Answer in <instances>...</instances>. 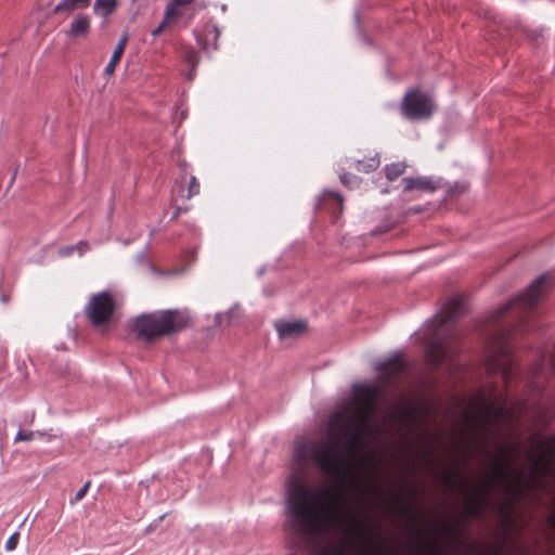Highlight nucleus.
Masks as SVG:
<instances>
[{"label":"nucleus","instance_id":"20e7f679","mask_svg":"<svg viewBox=\"0 0 555 555\" xmlns=\"http://www.w3.org/2000/svg\"><path fill=\"white\" fill-rule=\"evenodd\" d=\"M465 309V300L456 296L450 299L436 317L437 330L426 346V357L433 366H440L460 353L461 336L447 325L463 314Z\"/></svg>","mask_w":555,"mask_h":555},{"label":"nucleus","instance_id":"9b49d317","mask_svg":"<svg viewBox=\"0 0 555 555\" xmlns=\"http://www.w3.org/2000/svg\"><path fill=\"white\" fill-rule=\"evenodd\" d=\"M275 330L281 339L298 338L307 331V323L302 320L298 321H278Z\"/></svg>","mask_w":555,"mask_h":555},{"label":"nucleus","instance_id":"2f4dec72","mask_svg":"<svg viewBox=\"0 0 555 555\" xmlns=\"http://www.w3.org/2000/svg\"><path fill=\"white\" fill-rule=\"evenodd\" d=\"M430 546L433 547V551L427 555H443L442 552L436 546V542H430Z\"/></svg>","mask_w":555,"mask_h":555},{"label":"nucleus","instance_id":"b1692460","mask_svg":"<svg viewBox=\"0 0 555 555\" xmlns=\"http://www.w3.org/2000/svg\"><path fill=\"white\" fill-rule=\"evenodd\" d=\"M315 555H345V550L343 546L339 545L322 547L317 551Z\"/></svg>","mask_w":555,"mask_h":555},{"label":"nucleus","instance_id":"5701e85b","mask_svg":"<svg viewBox=\"0 0 555 555\" xmlns=\"http://www.w3.org/2000/svg\"><path fill=\"white\" fill-rule=\"evenodd\" d=\"M201 185L195 177H191L185 198L190 199L193 196L199 194Z\"/></svg>","mask_w":555,"mask_h":555},{"label":"nucleus","instance_id":"c9c22d12","mask_svg":"<svg viewBox=\"0 0 555 555\" xmlns=\"http://www.w3.org/2000/svg\"><path fill=\"white\" fill-rule=\"evenodd\" d=\"M412 507H413L412 505H405L404 509H403L404 514L408 515L410 513V511L412 509Z\"/></svg>","mask_w":555,"mask_h":555},{"label":"nucleus","instance_id":"1a4fd4ad","mask_svg":"<svg viewBox=\"0 0 555 555\" xmlns=\"http://www.w3.org/2000/svg\"><path fill=\"white\" fill-rule=\"evenodd\" d=\"M492 475L494 476L493 472ZM493 486L502 485L498 483L493 477L492 481H483L475 489L474 495L468 496L465 504L467 515L477 518H481L483 516Z\"/></svg>","mask_w":555,"mask_h":555},{"label":"nucleus","instance_id":"393cba45","mask_svg":"<svg viewBox=\"0 0 555 555\" xmlns=\"http://www.w3.org/2000/svg\"><path fill=\"white\" fill-rule=\"evenodd\" d=\"M35 436H36V433L35 431H27V430H20L16 436H15V439H14V442H20V441H30V440H34L35 439Z\"/></svg>","mask_w":555,"mask_h":555},{"label":"nucleus","instance_id":"ddd939ff","mask_svg":"<svg viewBox=\"0 0 555 555\" xmlns=\"http://www.w3.org/2000/svg\"><path fill=\"white\" fill-rule=\"evenodd\" d=\"M403 190L405 192L417 190L420 192L433 193L437 190L438 184L429 178H404L402 180Z\"/></svg>","mask_w":555,"mask_h":555},{"label":"nucleus","instance_id":"4468645a","mask_svg":"<svg viewBox=\"0 0 555 555\" xmlns=\"http://www.w3.org/2000/svg\"><path fill=\"white\" fill-rule=\"evenodd\" d=\"M91 28V18L87 14H78L69 25L68 36L86 37Z\"/></svg>","mask_w":555,"mask_h":555},{"label":"nucleus","instance_id":"0eeeda50","mask_svg":"<svg viewBox=\"0 0 555 555\" xmlns=\"http://www.w3.org/2000/svg\"><path fill=\"white\" fill-rule=\"evenodd\" d=\"M434 111L431 98L417 89L408 91L401 103V114L410 120L427 119Z\"/></svg>","mask_w":555,"mask_h":555},{"label":"nucleus","instance_id":"bb28decb","mask_svg":"<svg viewBox=\"0 0 555 555\" xmlns=\"http://www.w3.org/2000/svg\"><path fill=\"white\" fill-rule=\"evenodd\" d=\"M88 244L86 242H80L78 245L75 246H68L61 250V255L63 256H69L72 255L76 249H79L81 253L87 248Z\"/></svg>","mask_w":555,"mask_h":555},{"label":"nucleus","instance_id":"473e14b6","mask_svg":"<svg viewBox=\"0 0 555 555\" xmlns=\"http://www.w3.org/2000/svg\"><path fill=\"white\" fill-rule=\"evenodd\" d=\"M550 367L553 372H555V347L553 353L550 357Z\"/></svg>","mask_w":555,"mask_h":555},{"label":"nucleus","instance_id":"c756f323","mask_svg":"<svg viewBox=\"0 0 555 555\" xmlns=\"http://www.w3.org/2000/svg\"><path fill=\"white\" fill-rule=\"evenodd\" d=\"M90 487V482L88 481L87 483H85L76 493V501H80L85 498V495L87 494L88 492V489Z\"/></svg>","mask_w":555,"mask_h":555},{"label":"nucleus","instance_id":"6e6552de","mask_svg":"<svg viewBox=\"0 0 555 555\" xmlns=\"http://www.w3.org/2000/svg\"><path fill=\"white\" fill-rule=\"evenodd\" d=\"M115 308L113 296L108 292H101L91 296L86 312L93 326H101L111 320Z\"/></svg>","mask_w":555,"mask_h":555},{"label":"nucleus","instance_id":"e433bc0d","mask_svg":"<svg viewBox=\"0 0 555 555\" xmlns=\"http://www.w3.org/2000/svg\"><path fill=\"white\" fill-rule=\"evenodd\" d=\"M180 212H181V208H178V209L176 210V212H175L173 217H175V218H176V217H178Z\"/></svg>","mask_w":555,"mask_h":555},{"label":"nucleus","instance_id":"f8f14e48","mask_svg":"<svg viewBox=\"0 0 555 555\" xmlns=\"http://www.w3.org/2000/svg\"><path fill=\"white\" fill-rule=\"evenodd\" d=\"M545 371V360L542 358L541 361L533 366L528 380V390L532 397L543 393Z\"/></svg>","mask_w":555,"mask_h":555},{"label":"nucleus","instance_id":"412c9836","mask_svg":"<svg viewBox=\"0 0 555 555\" xmlns=\"http://www.w3.org/2000/svg\"><path fill=\"white\" fill-rule=\"evenodd\" d=\"M463 527L464 524L460 522L454 525L447 524L443 526V531L450 535L451 540H453L457 544H462L463 540L461 538V532Z\"/></svg>","mask_w":555,"mask_h":555},{"label":"nucleus","instance_id":"f704fd0d","mask_svg":"<svg viewBox=\"0 0 555 555\" xmlns=\"http://www.w3.org/2000/svg\"><path fill=\"white\" fill-rule=\"evenodd\" d=\"M195 59H196V53L194 51H191L188 53L189 62H193Z\"/></svg>","mask_w":555,"mask_h":555},{"label":"nucleus","instance_id":"dca6fc26","mask_svg":"<svg viewBox=\"0 0 555 555\" xmlns=\"http://www.w3.org/2000/svg\"><path fill=\"white\" fill-rule=\"evenodd\" d=\"M442 480L446 488L450 491L464 492L468 489V482L461 478L459 473L454 469L447 470L442 475Z\"/></svg>","mask_w":555,"mask_h":555},{"label":"nucleus","instance_id":"72a5a7b5","mask_svg":"<svg viewBox=\"0 0 555 555\" xmlns=\"http://www.w3.org/2000/svg\"><path fill=\"white\" fill-rule=\"evenodd\" d=\"M176 3H178L180 7L185 8L186 5L191 4L194 0H175Z\"/></svg>","mask_w":555,"mask_h":555},{"label":"nucleus","instance_id":"f3484780","mask_svg":"<svg viewBox=\"0 0 555 555\" xmlns=\"http://www.w3.org/2000/svg\"><path fill=\"white\" fill-rule=\"evenodd\" d=\"M92 0H61L53 9V14L72 13L75 10H85L90 7Z\"/></svg>","mask_w":555,"mask_h":555},{"label":"nucleus","instance_id":"9d476101","mask_svg":"<svg viewBox=\"0 0 555 555\" xmlns=\"http://www.w3.org/2000/svg\"><path fill=\"white\" fill-rule=\"evenodd\" d=\"M380 372L384 384L393 383L406 369L402 356L397 354L380 363L376 367Z\"/></svg>","mask_w":555,"mask_h":555},{"label":"nucleus","instance_id":"7ed1b4c3","mask_svg":"<svg viewBox=\"0 0 555 555\" xmlns=\"http://www.w3.org/2000/svg\"><path fill=\"white\" fill-rule=\"evenodd\" d=\"M534 449L539 454H535L534 451L529 453L532 462L531 479L528 483H525L524 472L515 469L514 467L516 455L519 451V442L513 446L501 444L498 448V455L494 457L493 463V473L495 481L501 483L505 492L512 496L505 512V519L508 522H512L511 513L514 508V500L522 494L525 488L535 487L539 479L550 476L553 473L552 463L555 457V435L539 441ZM547 522L555 532V498L552 503L551 514L547 517Z\"/></svg>","mask_w":555,"mask_h":555},{"label":"nucleus","instance_id":"aec40b11","mask_svg":"<svg viewBox=\"0 0 555 555\" xmlns=\"http://www.w3.org/2000/svg\"><path fill=\"white\" fill-rule=\"evenodd\" d=\"M404 163H392L385 168L386 177L388 180L393 181L399 178L405 170Z\"/></svg>","mask_w":555,"mask_h":555},{"label":"nucleus","instance_id":"a211bd4d","mask_svg":"<svg viewBox=\"0 0 555 555\" xmlns=\"http://www.w3.org/2000/svg\"><path fill=\"white\" fill-rule=\"evenodd\" d=\"M117 7V0H95L93 13L106 18L116 11Z\"/></svg>","mask_w":555,"mask_h":555},{"label":"nucleus","instance_id":"39448f33","mask_svg":"<svg viewBox=\"0 0 555 555\" xmlns=\"http://www.w3.org/2000/svg\"><path fill=\"white\" fill-rule=\"evenodd\" d=\"M527 409L525 401L509 404L507 395L489 400L483 390H479L474 398V408L465 412L464 417L470 427L478 425L482 430H488L492 426L514 424L527 414Z\"/></svg>","mask_w":555,"mask_h":555},{"label":"nucleus","instance_id":"f257e3e1","mask_svg":"<svg viewBox=\"0 0 555 555\" xmlns=\"http://www.w3.org/2000/svg\"><path fill=\"white\" fill-rule=\"evenodd\" d=\"M378 397L379 389L375 386L356 388L357 403L345 406L333 416L332 422L339 427V434L312 443L307 453L304 447L297 450L296 460L299 463L309 457L336 485L319 495L306 485L302 469L291 476L287 506L298 537H322L330 527L343 524V512L348 517L349 531H356L361 526L358 515L348 507L346 490L350 486V460L359 457L365 448L369 422Z\"/></svg>","mask_w":555,"mask_h":555},{"label":"nucleus","instance_id":"2eb2a0df","mask_svg":"<svg viewBox=\"0 0 555 555\" xmlns=\"http://www.w3.org/2000/svg\"><path fill=\"white\" fill-rule=\"evenodd\" d=\"M127 42H128V35L124 34L120 37V39L118 40V43L116 44V47L113 51V54L111 56L108 64L104 68V75L111 76L115 73L116 67L119 64V62L124 55Z\"/></svg>","mask_w":555,"mask_h":555},{"label":"nucleus","instance_id":"4be33fe9","mask_svg":"<svg viewBox=\"0 0 555 555\" xmlns=\"http://www.w3.org/2000/svg\"><path fill=\"white\" fill-rule=\"evenodd\" d=\"M183 13V7H180L178 3H176L175 0H171L165 10L164 17L170 23L175 18L181 16Z\"/></svg>","mask_w":555,"mask_h":555},{"label":"nucleus","instance_id":"6ab92c4d","mask_svg":"<svg viewBox=\"0 0 555 555\" xmlns=\"http://www.w3.org/2000/svg\"><path fill=\"white\" fill-rule=\"evenodd\" d=\"M379 158L377 156H373L362 160H358L356 164V169L358 171L369 173L371 171H374L379 166Z\"/></svg>","mask_w":555,"mask_h":555},{"label":"nucleus","instance_id":"cd10ccee","mask_svg":"<svg viewBox=\"0 0 555 555\" xmlns=\"http://www.w3.org/2000/svg\"><path fill=\"white\" fill-rule=\"evenodd\" d=\"M340 181L344 185L357 184L359 182L358 177L350 173H344L340 176Z\"/></svg>","mask_w":555,"mask_h":555},{"label":"nucleus","instance_id":"c85d7f7f","mask_svg":"<svg viewBox=\"0 0 555 555\" xmlns=\"http://www.w3.org/2000/svg\"><path fill=\"white\" fill-rule=\"evenodd\" d=\"M169 22L164 17L163 22L155 29L152 30V36H159L165 30Z\"/></svg>","mask_w":555,"mask_h":555},{"label":"nucleus","instance_id":"f03ea898","mask_svg":"<svg viewBox=\"0 0 555 555\" xmlns=\"http://www.w3.org/2000/svg\"><path fill=\"white\" fill-rule=\"evenodd\" d=\"M551 280L548 274L537 278L522 294L506 302L487 320L485 327L491 333L487 370L490 374L501 373L506 388L516 375L512 338L531 328L529 319L533 317L537 304L551 287Z\"/></svg>","mask_w":555,"mask_h":555},{"label":"nucleus","instance_id":"423d86ee","mask_svg":"<svg viewBox=\"0 0 555 555\" xmlns=\"http://www.w3.org/2000/svg\"><path fill=\"white\" fill-rule=\"evenodd\" d=\"M190 322L191 318L186 311L160 310L137 317L133 331L139 339L151 344L182 331Z\"/></svg>","mask_w":555,"mask_h":555},{"label":"nucleus","instance_id":"a878e982","mask_svg":"<svg viewBox=\"0 0 555 555\" xmlns=\"http://www.w3.org/2000/svg\"><path fill=\"white\" fill-rule=\"evenodd\" d=\"M18 541H20V533L18 532H14L7 540V542H5V550L8 552L14 551L16 548L17 544H18Z\"/></svg>","mask_w":555,"mask_h":555},{"label":"nucleus","instance_id":"7c9ffc66","mask_svg":"<svg viewBox=\"0 0 555 555\" xmlns=\"http://www.w3.org/2000/svg\"><path fill=\"white\" fill-rule=\"evenodd\" d=\"M327 195L330 197L334 198L340 207L343 206V197L339 194L334 193V192H328Z\"/></svg>","mask_w":555,"mask_h":555}]
</instances>
